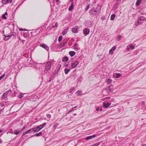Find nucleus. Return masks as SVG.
Instances as JSON below:
<instances>
[{
	"label": "nucleus",
	"mask_w": 146,
	"mask_h": 146,
	"mask_svg": "<svg viewBox=\"0 0 146 146\" xmlns=\"http://www.w3.org/2000/svg\"><path fill=\"white\" fill-rule=\"evenodd\" d=\"M19 30L21 31H26V29H23L22 28H20L19 29Z\"/></svg>",
	"instance_id": "47"
},
{
	"label": "nucleus",
	"mask_w": 146,
	"mask_h": 146,
	"mask_svg": "<svg viewBox=\"0 0 146 146\" xmlns=\"http://www.w3.org/2000/svg\"><path fill=\"white\" fill-rule=\"evenodd\" d=\"M141 2V0H137L135 3L136 6H138Z\"/></svg>",
	"instance_id": "27"
},
{
	"label": "nucleus",
	"mask_w": 146,
	"mask_h": 146,
	"mask_svg": "<svg viewBox=\"0 0 146 146\" xmlns=\"http://www.w3.org/2000/svg\"><path fill=\"white\" fill-rule=\"evenodd\" d=\"M127 50L128 51H129V50H130V48H127Z\"/></svg>",
	"instance_id": "51"
},
{
	"label": "nucleus",
	"mask_w": 146,
	"mask_h": 146,
	"mask_svg": "<svg viewBox=\"0 0 146 146\" xmlns=\"http://www.w3.org/2000/svg\"><path fill=\"white\" fill-rule=\"evenodd\" d=\"M112 80L110 79L107 78L106 79V82L108 84H110Z\"/></svg>",
	"instance_id": "24"
},
{
	"label": "nucleus",
	"mask_w": 146,
	"mask_h": 146,
	"mask_svg": "<svg viewBox=\"0 0 146 146\" xmlns=\"http://www.w3.org/2000/svg\"><path fill=\"white\" fill-rule=\"evenodd\" d=\"M56 0V1L58 2L59 1V0Z\"/></svg>",
	"instance_id": "60"
},
{
	"label": "nucleus",
	"mask_w": 146,
	"mask_h": 146,
	"mask_svg": "<svg viewBox=\"0 0 146 146\" xmlns=\"http://www.w3.org/2000/svg\"><path fill=\"white\" fill-rule=\"evenodd\" d=\"M101 8L98 6L96 7L95 9L94 8H92L90 10L89 13L92 15H98L100 12Z\"/></svg>",
	"instance_id": "1"
},
{
	"label": "nucleus",
	"mask_w": 146,
	"mask_h": 146,
	"mask_svg": "<svg viewBox=\"0 0 146 146\" xmlns=\"http://www.w3.org/2000/svg\"><path fill=\"white\" fill-rule=\"evenodd\" d=\"M142 146H146V144H143L142 145Z\"/></svg>",
	"instance_id": "53"
},
{
	"label": "nucleus",
	"mask_w": 146,
	"mask_h": 146,
	"mask_svg": "<svg viewBox=\"0 0 146 146\" xmlns=\"http://www.w3.org/2000/svg\"><path fill=\"white\" fill-rule=\"evenodd\" d=\"M68 31V30L67 29H64V30L62 32V34L63 35H64L66 34Z\"/></svg>",
	"instance_id": "30"
},
{
	"label": "nucleus",
	"mask_w": 146,
	"mask_h": 146,
	"mask_svg": "<svg viewBox=\"0 0 146 146\" xmlns=\"http://www.w3.org/2000/svg\"><path fill=\"white\" fill-rule=\"evenodd\" d=\"M41 29H40V28H38V29H37V31L38 30V32H39V33H38V34L40 32V31H41Z\"/></svg>",
	"instance_id": "44"
},
{
	"label": "nucleus",
	"mask_w": 146,
	"mask_h": 146,
	"mask_svg": "<svg viewBox=\"0 0 146 146\" xmlns=\"http://www.w3.org/2000/svg\"><path fill=\"white\" fill-rule=\"evenodd\" d=\"M42 132H40L39 133H36V134H35V135L32 136H31V137H34V136H37V137L40 136L41 135H42Z\"/></svg>",
	"instance_id": "23"
},
{
	"label": "nucleus",
	"mask_w": 146,
	"mask_h": 146,
	"mask_svg": "<svg viewBox=\"0 0 146 146\" xmlns=\"http://www.w3.org/2000/svg\"><path fill=\"white\" fill-rule=\"evenodd\" d=\"M146 18L143 16L140 17L138 19V21L137 22V24L139 25L142 24L143 22V21H144L145 19Z\"/></svg>",
	"instance_id": "5"
},
{
	"label": "nucleus",
	"mask_w": 146,
	"mask_h": 146,
	"mask_svg": "<svg viewBox=\"0 0 146 146\" xmlns=\"http://www.w3.org/2000/svg\"><path fill=\"white\" fill-rule=\"evenodd\" d=\"M5 38L4 39V40H7L11 38V36L9 35H4Z\"/></svg>",
	"instance_id": "16"
},
{
	"label": "nucleus",
	"mask_w": 146,
	"mask_h": 146,
	"mask_svg": "<svg viewBox=\"0 0 146 146\" xmlns=\"http://www.w3.org/2000/svg\"><path fill=\"white\" fill-rule=\"evenodd\" d=\"M55 27V26L54 25H53L52 26V28H54Z\"/></svg>",
	"instance_id": "55"
},
{
	"label": "nucleus",
	"mask_w": 146,
	"mask_h": 146,
	"mask_svg": "<svg viewBox=\"0 0 146 146\" xmlns=\"http://www.w3.org/2000/svg\"><path fill=\"white\" fill-rule=\"evenodd\" d=\"M73 5L74 3L73 2H72L71 3V5L68 8V10L69 11H71L74 9V7L73 6Z\"/></svg>",
	"instance_id": "18"
},
{
	"label": "nucleus",
	"mask_w": 146,
	"mask_h": 146,
	"mask_svg": "<svg viewBox=\"0 0 146 146\" xmlns=\"http://www.w3.org/2000/svg\"><path fill=\"white\" fill-rule=\"evenodd\" d=\"M51 62L50 61L48 62L46 64L45 66V71L44 72L46 73L48 70H50L51 67Z\"/></svg>",
	"instance_id": "2"
},
{
	"label": "nucleus",
	"mask_w": 146,
	"mask_h": 146,
	"mask_svg": "<svg viewBox=\"0 0 146 146\" xmlns=\"http://www.w3.org/2000/svg\"><path fill=\"white\" fill-rule=\"evenodd\" d=\"M90 31V29L88 28H84L83 30V33L85 36H86L88 35Z\"/></svg>",
	"instance_id": "4"
},
{
	"label": "nucleus",
	"mask_w": 146,
	"mask_h": 146,
	"mask_svg": "<svg viewBox=\"0 0 146 146\" xmlns=\"http://www.w3.org/2000/svg\"><path fill=\"white\" fill-rule=\"evenodd\" d=\"M90 7V5H87L85 9V10L87 11L88 9H89V7Z\"/></svg>",
	"instance_id": "39"
},
{
	"label": "nucleus",
	"mask_w": 146,
	"mask_h": 146,
	"mask_svg": "<svg viewBox=\"0 0 146 146\" xmlns=\"http://www.w3.org/2000/svg\"><path fill=\"white\" fill-rule=\"evenodd\" d=\"M79 62L78 61L76 60L72 63L71 67L72 68H75L78 64Z\"/></svg>",
	"instance_id": "10"
},
{
	"label": "nucleus",
	"mask_w": 146,
	"mask_h": 146,
	"mask_svg": "<svg viewBox=\"0 0 146 146\" xmlns=\"http://www.w3.org/2000/svg\"><path fill=\"white\" fill-rule=\"evenodd\" d=\"M69 54L71 56H72L75 54L76 52L73 51H70L69 52Z\"/></svg>",
	"instance_id": "21"
},
{
	"label": "nucleus",
	"mask_w": 146,
	"mask_h": 146,
	"mask_svg": "<svg viewBox=\"0 0 146 146\" xmlns=\"http://www.w3.org/2000/svg\"><path fill=\"white\" fill-rule=\"evenodd\" d=\"M14 96H15V95H14Z\"/></svg>",
	"instance_id": "61"
},
{
	"label": "nucleus",
	"mask_w": 146,
	"mask_h": 146,
	"mask_svg": "<svg viewBox=\"0 0 146 146\" xmlns=\"http://www.w3.org/2000/svg\"><path fill=\"white\" fill-rule=\"evenodd\" d=\"M111 105V103L110 104L109 103H105L104 102L103 103V106L105 108H108L110 105Z\"/></svg>",
	"instance_id": "15"
},
{
	"label": "nucleus",
	"mask_w": 146,
	"mask_h": 146,
	"mask_svg": "<svg viewBox=\"0 0 146 146\" xmlns=\"http://www.w3.org/2000/svg\"><path fill=\"white\" fill-rule=\"evenodd\" d=\"M105 19V17L104 16H102L101 18V20L102 21H104Z\"/></svg>",
	"instance_id": "40"
},
{
	"label": "nucleus",
	"mask_w": 146,
	"mask_h": 146,
	"mask_svg": "<svg viewBox=\"0 0 146 146\" xmlns=\"http://www.w3.org/2000/svg\"><path fill=\"white\" fill-rule=\"evenodd\" d=\"M116 47L114 46H113L112 48L110 50L109 53L110 54H113V52L116 49Z\"/></svg>",
	"instance_id": "14"
},
{
	"label": "nucleus",
	"mask_w": 146,
	"mask_h": 146,
	"mask_svg": "<svg viewBox=\"0 0 146 146\" xmlns=\"http://www.w3.org/2000/svg\"><path fill=\"white\" fill-rule=\"evenodd\" d=\"M114 76H115L116 78H118L120 77L121 74L119 73H116L114 74Z\"/></svg>",
	"instance_id": "25"
},
{
	"label": "nucleus",
	"mask_w": 146,
	"mask_h": 146,
	"mask_svg": "<svg viewBox=\"0 0 146 146\" xmlns=\"http://www.w3.org/2000/svg\"><path fill=\"white\" fill-rule=\"evenodd\" d=\"M5 15H7V12H5L4 14Z\"/></svg>",
	"instance_id": "50"
},
{
	"label": "nucleus",
	"mask_w": 146,
	"mask_h": 146,
	"mask_svg": "<svg viewBox=\"0 0 146 146\" xmlns=\"http://www.w3.org/2000/svg\"><path fill=\"white\" fill-rule=\"evenodd\" d=\"M12 2V0H2L1 2L4 4H6L11 3Z\"/></svg>",
	"instance_id": "8"
},
{
	"label": "nucleus",
	"mask_w": 146,
	"mask_h": 146,
	"mask_svg": "<svg viewBox=\"0 0 146 146\" xmlns=\"http://www.w3.org/2000/svg\"><path fill=\"white\" fill-rule=\"evenodd\" d=\"M10 35L11 36V37L12 36H16V33H10Z\"/></svg>",
	"instance_id": "32"
},
{
	"label": "nucleus",
	"mask_w": 146,
	"mask_h": 146,
	"mask_svg": "<svg viewBox=\"0 0 146 146\" xmlns=\"http://www.w3.org/2000/svg\"><path fill=\"white\" fill-rule=\"evenodd\" d=\"M62 38L63 37L62 36H59L58 38V41L59 42H60L62 41Z\"/></svg>",
	"instance_id": "31"
},
{
	"label": "nucleus",
	"mask_w": 146,
	"mask_h": 146,
	"mask_svg": "<svg viewBox=\"0 0 146 146\" xmlns=\"http://www.w3.org/2000/svg\"><path fill=\"white\" fill-rule=\"evenodd\" d=\"M1 106H3V104H1Z\"/></svg>",
	"instance_id": "62"
},
{
	"label": "nucleus",
	"mask_w": 146,
	"mask_h": 146,
	"mask_svg": "<svg viewBox=\"0 0 146 146\" xmlns=\"http://www.w3.org/2000/svg\"><path fill=\"white\" fill-rule=\"evenodd\" d=\"M37 64L34 62L31 63L29 65V66L32 67L34 68H36Z\"/></svg>",
	"instance_id": "7"
},
{
	"label": "nucleus",
	"mask_w": 146,
	"mask_h": 146,
	"mask_svg": "<svg viewBox=\"0 0 146 146\" xmlns=\"http://www.w3.org/2000/svg\"><path fill=\"white\" fill-rule=\"evenodd\" d=\"M68 58L67 56H65L63 58L62 61L64 62H66L68 60Z\"/></svg>",
	"instance_id": "22"
},
{
	"label": "nucleus",
	"mask_w": 146,
	"mask_h": 146,
	"mask_svg": "<svg viewBox=\"0 0 146 146\" xmlns=\"http://www.w3.org/2000/svg\"><path fill=\"white\" fill-rule=\"evenodd\" d=\"M73 110H74V108H71V109L70 110V111L69 112H70L72 111H73Z\"/></svg>",
	"instance_id": "49"
},
{
	"label": "nucleus",
	"mask_w": 146,
	"mask_h": 146,
	"mask_svg": "<svg viewBox=\"0 0 146 146\" xmlns=\"http://www.w3.org/2000/svg\"><path fill=\"white\" fill-rule=\"evenodd\" d=\"M21 132V130L20 128H18L14 130V134L16 135H17Z\"/></svg>",
	"instance_id": "9"
},
{
	"label": "nucleus",
	"mask_w": 146,
	"mask_h": 146,
	"mask_svg": "<svg viewBox=\"0 0 146 146\" xmlns=\"http://www.w3.org/2000/svg\"><path fill=\"white\" fill-rule=\"evenodd\" d=\"M25 94V93H20V94L18 95V97L20 98H22L24 97V95Z\"/></svg>",
	"instance_id": "28"
},
{
	"label": "nucleus",
	"mask_w": 146,
	"mask_h": 146,
	"mask_svg": "<svg viewBox=\"0 0 146 146\" xmlns=\"http://www.w3.org/2000/svg\"><path fill=\"white\" fill-rule=\"evenodd\" d=\"M5 74H3L2 76L0 77V80H1L2 78L5 76Z\"/></svg>",
	"instance_id": "36"
},
{
	"label": "nucleus",
	"mask_w": 146,
	"mask_h": 146,
	"mask_svg": "<svg viewBox=\"0 0 146 146\" xmlns=\"http://www.w3.org/2000/svg\"><path fill=\"white\" fill-rule=\"evenodd\" d=\"M99 144L98 143H96L94 145H93L92 146H98L99 145Z\"/></svg>",
	"instance_id": "45"
},
{
	"label": "nucleus",
	"mask_w": 146,
	"mask_h": 146,
	"mask_svg": "<svg viewBox=\"0 0 146 146\" xmlns=\"http://www.w3.org/2000/svg\"><path fill=\"white\" fill-rule=\"evenodd\" d=\"M129 47L131 48L132 49H133L135 47L132 44H131L129 45Z\"/></svg>",
	"instance_id": "35"
},
{
	"label": "nucleus",
	"mask_w": 146,
	"mask_h": 146,
	"mask_svg": "<svg viewBox=\"0 0 146 146\" xmlns=\"http://www.w3.org/2000/svg\"><path fill=\"white\" fill-rule=\"evenodd\" d=\"M70 69L68 68H65L64 69V72L66 74H67L70 71Z\"/></svg>",
	"instance_id": "26"
},
{
	"label": "nucleus",
	"mask_w": 146,
	"mask_h": 146,
	"mask_svg": "<svg viewBox=\"0 0 146 146\" xmlns=\"http://www.w3.org/2000/svg\"><path fill=\"white\" fill-rule=\"evenodd\" d=\"M55 27H58V23L56 22V23H55Z\"/></svg>",
	"instance_id": "48"
},
{
	"label": "nucleus",
	"mask_w": 146,
	"mask_h": 146,
	"mask_svg": "<svg viewBox=\"0 0 146 146\" xmlns=\"http://www.w3.org/2000/svg\"><path fill=\"white\" fill-rule=\"evenodd\" d=\"M40 46L45 49L46 50H48L49 48L47 46V45L44 43H41L40 45Z\"/></svg>",
	"instance_id": "6"
},
{
	"label": "nucleus",
	"mask_w": 146,
	"mask_h": 146,
	"mask_svg": "<svg viewBox=\"0 0 146 146\" xmlns=\"http://www.w3.org/2000/svg\"><path fill=\"white\" fill-rule=\"evenodd\" d=\"M78 27L77 26H75L72 29V31L74 33H76L78 32Z\"/></svg>",
	"instance_id": "12"
},
{
	"label": "nucleus",
	"mask_w": 146,
	"mask_h": 146,
	"mask_svg": "<svg viewBox=\"0 0 146 146\" xmlns=\"http://www.w3.org/2000/svg\"><path fill=\"white\" fill-rule=\"evenodd\" d=\"M78 45V44L77 43H76V42L74 44V46H77Z\"/></svg>",
	"instance_id": "43"
},
{
	"label": "nucleus",
	"mask_w": 146,
	"mask_h": 146,
	"mask_svg": "<svg viewBox=\"0 0 146 146\" xmlns=\"http://www.w3.org/2000/svg\"><path fill=\"white\" fill-rule=\"evenodd\" d=\"M76 115V113H74V115Z\"/></svg>",
	"instance_id": "57"
},
{
	"label": "nucleus",
	"mask_w": 146,
	"mask_h": 146,
	"mask_svg": "<svg viewBox=\"0 0 146 146\" xmlns=\"http://www.w3.org/2000/svg\"><path fill=\"white\" fill-rule=\"evenodd\" d=\"M96 137L95 135H92L88 136L86 137L85 139L86 140H89L92 139L93 138L95 137Z\"/></svg>",
	"instance_id": "17"
},
{
	"label": "nucleus",
	"mask_w": 146,
	"mask_h": 146,
	"mask_svg": "<svg viewBox=\"0 0 146 146\" xmlns=\"http://www.w3.org/2000/svg\"><path fill=\"white\" fill-rule=\"evenodd\" d=\"M121 36L120 35H119L118 36V40H121Z\"/></svg>",
	"instance_id": "38"
},
{
	"label": "nucleus",
	"mask_w": 146,
	"mask_h": 146,
	"mask_svg": "<svg viewBox=\"0 0 146 146\" xmlns=\"http://www.w3.org/2000/svg\"><path fill=\"white\" fill-rule=\"evenodd\" d=\"M2 140L0 139V143H2Z\"/></svg>",
	"instance_id": "52"
},
{
	"label": "nucleus",
	"mask_w": 146,
	"mask_h": 146,
	"mask_svg": "<svg viewBox=\"0 0 146 146\" xmlns=\"http://www.w3.org/2000/svg\"><path fill=\"white\" fill-rule=\"evenodd\" d=\"M12 92L11 89L5 92L1 96L2 99H5V98H7V96L9 94H11Z\"/></svg>",
	"instance_id": "3"
},
{
	"label": "nucleus",
	"mask_w": 146,
	"mask_h": 146,
	"mask_svg": "<svg viewBox=\"0 0 146 146\" xmlns=\"http://www.w3.org/2000/svg\"><path fill=\"white\" fill-rule=\"evenodd\" d=\"M46 125V123H44L43 124L37 126V127L38 128H39V129L40 130L41 129H42Z\"/></svg>",
	"instance_id": "13"
},
{
	"label": "nucleus",
	"mask_w": 146,
	"mask_h": 146,
	"mask_svg": "<svg viewBox=\"0 0 146 146\" xmlns=\"http://www.w3.org/2000/svg\"><path fill=\"white\" fill-rule=\"evenodd\" d=\"M26 127L25 126H24L22 128H20V129H21V131H23L24 129H25L26 128Z\"/></svg>",
	"instance_id": "37"
},
{
	"label": "nucleus",
	"mask_w": 146,
	"mask_h": 146,
	"mask_svg": "<svg viewBox=\"0 0 146 146\" xmlns=\"http://www.w3.org/2000/svg\"><path fill=\"white\" fill-rule=\"evenodd\" d=\"M2 18L4 19L7 20V17H6L5 15L3 14L2 15Z\"/></svg>",
	"instance_id": "33"
},
{
	"label": "nucleus",
	"mask_w": 146,
	"mask_h": 146,
	"mask_svg": "<svg viewBox=\"0 0 146 146\" xmlns=\"http://www.w3.org/2000/svg\"><path fill=\"white\" fill-rule=\"evenodd\" d=\"M3 131L2 130L0 129V133L2 132Z\"/></svg>",
	"instance_id": "54"
},
{
	"label": "nucleus",
	"mask_w": 146,
	"mask_h": 146,
	"mask_svg": "<svg viewBox=\"0 0 146 146\" xmlns=\"http://www.w3.org/2000/svg\"><path fill=\"white\" fill-rule=\"evenodd\" d=\"M73 0H70V1L71 2Z\"/></svg>",
	"instance_id": "59"
},
{
	"label": "nucleus",
	"mask_w": 146,
	"mask_h": 146,
	"mask_svg": "<svg viewBox=\"0 0 146 146\" xmlns=\"http://www.w3.org/2000/svg\"><path fill=\"white\" fill-rule=\"evenodd\" d=\"M115 17V15L114 14H113L111 16V21H113L114 20V18Z\"/></svg>",
	"instance_id": "29"
},
{
	"label": "nucleus",
	"mask_w": 146,
	"mask_h": 146,
	"mask_svg": "<svg viewBox=\"0 0 146 146\" xmlns=\"http://www.w3.org/2000/svg\"><path fill=\"white\" fill-rule=\"evenodd\" d=\"M74 49L76 51H77L80 49V48L77 47H75L74 48Z\"/></svg>",
	"instance_id": "41"
},
{
	"label": "nucleus",
	"mask_w": 146,
	"mask_h": 146,
	"mask_svg": "<svg viewBox=\"0 0 146 146\" xmlns=\"http://www.w3.org/2000/svg\"><path fill=\"white\" fill-rule=\"evenodd\" d=\"M80 92H80L78 90V91L76 92V93H77V94H80Z\"/></svg>",
	"instance_id": "46"
},
{
	"label": "nucleus",
	"mask_w": 146,
	"mask_h": 146,
	"mask_svg": "<svg viewBox=\"0 0 146 146\" xmlns=\"http://www.w3.org/2000/svg\"><path fill=\"white\" fill-rule=\"evenodd\" d=\"M99 110L100 111H101L102 110V108H100L98 107H97L96 109V111H99Z\"/></svg>",
	"instance_id": "34"
},
{
	"label": "nucleus",
	"mask_w": 146,
	"mask_h": 146,
	"mask_svg": "<svg viewBox=\"0 0 146 146\" xmlns=\"http://www.w3.org/2000/svg\"><path fill=\"white\" fill-rule=\"evenodd\" d=\"M77 107V106H75L74 107V108H76Z\"/></svg>",
	"instance_id": "58"
},
{
	"label": "nucleus",
	"mask_w": 146,
	"mask_h": 146,
	"mask_svg": "<svg viewBox=\"0 0 146 146\" xmlns=\"http://www.w3.org/2000/svg\"><path fill=\"white\" fill-rule=\"evenodd\" d=\"M60 67H61V65H60V66H58L56 67V69L54 70V71L53 72V73L54 74H56L58 73V72L60 69Z\"/></svg>",
	"instance_id": "11"
},
{
	"label": "nucleus",
	"mask_w": 146,
	"mask_h": 146,
	"mask_svg": "<svg viewBox=\"0 0 146 146\" xmlns=\"http://www.w3.org/2000/svg\"><path fill=\"white\" fill-rule=\"evenodd\" d=\"M33 129V131H32V132H33L35 133L36 132H38L40 130L39 129V128H38L37 127V126H36L34 128H32Z\"/></svg>",
	"instance_id": "20"
},
{
	"label": "nucleus",
	"mask_w": 146,
	"mask_h": 146,
	"mask_svg": "<svg viewBox=\"0 0 146 146\" xmlns=\"http://www.w3.org/2000/svg\"><path fill=\"white\" fill-rule=\"evenodd\" d=\"M47 117L48 118H50L51 117V115L50 114H48L47 115Z\"/></svg>",
	"instance_id": "42"
},
{
	"label": "nucleus",
	"mask_w": 146,
	"mask_h": 146,
	"mask_svg": "<svg viewBox=\"0 0 146 146\" xmlns=\"http://www.w3.org/2000/svg\"><path fill=\"white\" fill-rule=\"evenodd\" d=\"M54 127H56V125H54Z\"/></svg>",
	"instance_id": "56"
},
{
	"label": "nucleus",
	"mask_w": 146,
	"mask_h": 146,
	"mask_svg": "<svg viewBox=\"0 0 146 146\" xmlns=\"http://www.w3.org/2000/svg\"><path fill=\"white\" fill-rule=\"evenodd\" d=\"M33 129H32V128H31V129H29L28 130L25 132L22 135V136H24L27 134L29 133H30V131H31L32 130H33Z\"/></svg>",
	"instance_id": "19"
}]
</instances>
